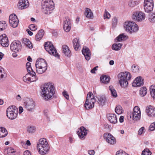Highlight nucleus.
Segmentation results:
<instances>
[{
  "label": "nucleus",
  "mask_w": 155,
  "mask_h": 155,
  "mask_svg": "<svg viewBox=\"0 0 155 155\" xmlns=\"http://www.w3.org/2000/svg\"><path fill=\"white\" fill-rule=\"evenodd\" d=\"M134 22L132 21H126L124 23L123 27L126 31L129 33Z\"/></svg>",
  "instance_id": "nucleus-24"
},
{
  "label": "nucleus",
  "mask_w": 155,
  "mask_h": 155,
  "mask_svg": "<svg viewBox=\"0 0 155 155\" xmlns=\"http://www.w3.org/2000/svg\"><path fill=\"white\" fill-rule=\"evenodd\" d=\"M8 134L7 130L4 127H0V137H4L6 136Z\"/></svg>",
  "instance_id": "nucleus-31"
},
{
  "label": "nucleus",
  "mask_w": 155,
  "mask_h": 155,
  "mask_svg": "<svg viewBox=\"0 0 155 155\" xmlns=\"http://www.w3.org/2000/svg\"><path fill=\"white\" fill-rule=\"evenodd\" d=\"M44 34V31L43 29L40 30L35 36V39L37 41H39L43 37Z\"/></svg>",
  "instance_id": "nucleus-30"
},
{
  "label": "nucleus",
  "mask_w": 155,
  "mask_h": 155,
  "mask_svg": "<svg viewBox=\"0 0 155 155\" xmlns=\"http://www.w3.org/2000/svg\"><path fill=\"white\" fill-rule=\"evenodd\" d=\"M37 72L38 74H41L45 72L47 68L46 62L43 59H38L35 64Z\"/></svg>",
  "instance_id": "nucleus-4"
},
{
  "label": "nucleus",
  "mask_w": 155,
  "mask_h": 155,
  "mask_svg": "<svg viewBox=\"0 0 155 155\" xmlns=\"http://www.w3.org/2000/svg\"><path fill=\"white\" fill-rule=\"evenodd\" d=\"M143 79L141 77H138L136 78L132 83V86L134 87H140L143 85Z\"/></svg>",
  "instance_id": "nucleus-20"
},
{
  "label": "nucleus",
  "mask_w": 155,
  "mask_h": 155,
  "mask_svg": "<svg viewBox=\"0 0 155 155\" xmlns=\"http://www.w3.org/2000/svg\"><path fill=\"white\" fill-rule=\"evenodd\" d=\"M35 106V104L32 99H29L25 103V107L27 110L29 111H33Z\"/></svg>",
  "instance_id": "nucleus-14"
},
{
  "label": "nucleus",
  "mask_w": 155,
  "mask_h": 155,
  "mask_svg": "<svg viewBox=\"0 0 155 155\" xmlns=\"http://www.w3.org/2000/svg\"><path fill=\"white\" fill-rule=\"evenodd\" d=\"M44 47L46 51L48 52L51 55H53L57 57L58 58H59V55L57 52L56 49L51 42H46L44 45Z\"/></svg>",
  "instance_id": "nucleus-7"
},
{
  "label": "nucleus",
  "mask_w": 155,
  "mask_h": 155,
  "mask_svg": "<svg viewBox=\"0 0 155 155\" xmlns=\"http://www.w3.org/2000/svg\"><path fill=\"white\" fill-rule=\"evenodd\" d=\"M49 5H47L46 6V7L45 9H44L43 6H42V11L45 14H50L51 13V11L53 9H49Z\"/></svg>",
  "instance_id": "nucleus-40"
},
{
  "label": "nucleus",
  "mask_w": 155,
  "mask_h": 155,
  "mask_svg": "<svg viewBox=\"0 0 155 155\" xmlns=\"http://www.w3.org/2000/svg\"><path fill=\"white\" fill-rule=\"evenodd\" d=\"M133 19L137 21H141L145 18V14L141 12H134L132 16Z\"/></svg>",
  "instance_id": "nucleus-9"
},
{
  "label": "nucleus",
  "mask_w": 155,
  "mask_h": 155,
  "mask_svg": "<svg viewBox=\"0 0 155 155\" xmlns=\"http://www.w3.org/2000/svg\"><path fill=\"white\" fill-rule=\"evenodd\" d=\"M4 78V75L2 72V70L0 69V79Z\"/></svg>",
  "instance_id": "nucleus-61"
},
{
  "label": "nucleus",
  "mask_w": 155,
  "mask_h": 155,
  "mask_svg": "<svg viewBox=\"0 0 155 155\" xmlns=\"http://www.w3.org/2000/svg\"><path fill=\"white\" fill-rule=\"evenodd\" d=\"M29 74H27L23 77V81L28 83L31 82V78L29 77Z\"/></svg>",
  "instance_id": "nucleus-41"
},
{
  "label": "nucleus",
  "mask_w": 155,
  "mask_h": 155,
  "mask_svg": "<svg viewBox=\"0 0 155 155\" xmlns=\"http://www.w3.org/2000/svg\"><path fill=\"white\" fill-rule=\"evenodd\" d=\"M98 67V66H96L94 68L92 69L91 70V72L92 73L94 74L95 73V71L97 70V68Z\"/></svg>",
  "instance_id": "nucleus-58"
},
{
  "label": "nucleus",
  "mask_w": 155,
  "mask_h": 155,
  "mask_svg": "<svg viewBox=\"0 0 155 155\" xmlns=\"http://www.w3.org/2000/svg\"><path fill=\"white\" fill-rule=\"evenodd\" d=\"M116 155H128L127 154L123 151L119 150L117 151L116 153Z\"/></svg>",
  "instance_id": "nucleus-52"
},
{
  "label": "nucleus",
  "mask_w": 155,
  "mask_h": 155,
  "mask_svg": "<svg viewBox=\"0 0 155 155\" xmlns=\"http://www.w3.org/2000/svg\"><path fill=\"white\" fill-rule=\"evenodd\" d=\"M87 131L84 127H81L78 129L77 134L80 138L84 139L85 138V136L87 135Z\"/></svg>",
  "instance_id": "nucleus-16"
},
{
  "label": "nucleus",
  "mask_w": 155,
  "mask_h": 155,
  "mask_svg": "<svg viewBox=\"0 0 155 155\" xmlns=\"http://www.w3.org/2000/svg\"><path fill=\"white\" fill-rule=\"evenodd\" d=\"M109 89L110 91L111 95L114 97H116L117 96V92L112 86H110L109 87Z\"/></svg>",
  "instance_id": "nucleus-36"
},
{
  "label": "nucleus",
  "mask_w": 155,
  "mask_h": 155,
  "mask_svg": "<svg viewBox=\"0 0 155 155\" xmlns=\"http://www.w3.org/2000/svg\"><path fill=\"white\" fill-rule=\"evenodd\" d=\"M147 92V90L146 87H141L140 90V95L142 97L145 96Z\"/></svg>",
  "instance_id": "nucleus-37"
},
{
  "label": "nucleus",
  "mask_w": 155,
  "mask_h": 155,
  "mask_svg": "<svg viewBox=\"0 0 155 155\" xmlns=\"http://www.w3.org/2000/svg\"><path fill=\"white\" fill-rule=\"evenodd\" d=\"M10 46L11 50L16 53L21 50V45L20 41H14L11 43Z\"/></svg>",
  "instance_id": "nucleus-11"
},
{
  "label": "nucleus",
  "mask_w": 155,
  "mask_h": 155,
  "mask_svg": "<svg viewBox=\"0 0 155 155\" xmlns=\"http://www.w3.org/2000/svg\"><path fill=\"white\" fill-rule=\"evenodd\" d=\"M15 152L14 149L9 147L4 150L5 153L7 155H12L13 153Z\"/></svg>",
  "instance_id": "nucleus-34"
},
{
  "label": "nucleus",
  "mask_w": 155,
  "mask_h": 155,
  "mask_svg": "<svg viewBox=\"0 0 155 155\" xmlns=\"http://www.w3.org/2000/svg\"><path fill=\"white\" fill-rule=\"evenodd\" d=\"M104 137L107 142L109 144L114 145L116 142L115 137L111 134L106 133L104 134Z\"/></svg>",
  "instance_id": "nucleus-13"
},
{
  "label": "nucleus",
  "mask_w": 155,
  "mask_h": 155,
  "mask_svg": "<svg viewBox=\"0 0 155 155\" xmlns=\"http://www.w3.org/2000/svg\"><path fill=\"white\" fill-rule=\"evenodd\" d=\"M150 90L151 95L155 101V86L151 85L150 87Z\"/></svg>",
  "instance_id": "nucleus-35"
},
{
  "label": "nucleus",
  "mask_w": 155,
  "mask_h": 155,
  "mask_svg": "<svg viewBox=\"0 0 155 155\" xmlns=\"http://www.w3.org/2000/svg\"><path fill=\"white\" fill-rule=\"evenodd\" d=\"M84 15L88 19H92L93 18V14L91 9L87 8L84 12Z\"/></svg>",
  "instance_id": "nucleus-25"
},
{
  "label": "nucleus",
  "mask_w": 155,
  "mask_h": 155,
  "mask_svg": "<svg viewBox=\"0 0 155 155\" xmlns=\"http://www.w3.org/2000/svg\"><path fill=\"white\" fill-rule=\"evenodd\" d=\"M144 128L143 127L140 128L138 131V134L141 135L144 133Z\"/></svg>",
  "instance_id": "nucleus-54"
},
{
  "label": "nucleus",
  "mask_w": 155,
  "mask_h": 155,
  "mask_svg": "<svg viewBox=\"0 0 155 155\" xmlns=\"http://www.w3.org/2000/svg\"><path fill=\"white\" fill-rule=\"evenodd\" d=\"M152 153L147 148L145 149L142 151V155H151Z\"/></svg>",
  "instance_id": "nucleus-44"
},
{
  "label": "nucleus",
  "mask_w": 155,
  "mask_h": 155,
  "mask_svg": "<svg viewBox=\"0 0 155 155\" xmlns=\"http://www.w3.org/2000/svg\"><path fill=\"white\" fill-rule=\"evenodd\" d=\"M0 43L4 47H7L8 46V40L5 34L0 36Z\"/></svg>",
  "instance_id": "nucleus-18"
},
{
  "label": "nucleus",
  "mask_w": 155,
  "mask_h": 155,
  "mask_svg": "<svg viewBox=\"0 0 155 155\" xmlns=\"http://www.w3.org/2000/svg\"><path fill=\"white\" fill-rule=\"evenodd\" d=\"M29 29L32 31H35L37 30V27L34 24H31L29 25Z\"/></svg>",
  "instance_id": "nucleus-49"
},
{
  "label": "nucleus",
  "mask_w": 155,
  "mask_h": 155,
  "mask_svg": "<svg viewBox=\"0 0 155 155\" xmlns=\"http://www.w3.org/2000/svg\"><path fill=\"white\" fill-rule=\"evenodd\" d=\"M122 45L120 43L114 44L112 45V49L115 51H118L120 49Z\"/></svg>",
  "instance_id": "nucleus-39"
},
{
  "label": "nucleus",
  "mask_w": 155,
  "mask_h": 155,
  "mask_svg": "<svg viewBox=\"0 0 155 155\" xmlns=\"http://www.w3.org/2000/svg\"><path fill=\"white\" fill-rule=\"evenodd\" d=\"M63 94L64 96L66 98V99H69V95L66 91H64L63 92Z\"/></svg>",
  "instance_id": "nucleus-55"
},
{
  "label": "nucleus",
  "mask_w": 155,
  "mask_h": 155,
  "mask_svg": "<svg viewBox=\"0 0 155 155\" xmlns=\"http://www.w3.org/2000/svg\"><path fill=\"white\" fill-rule=\"evenodd\" d=\"M112 24L113 26L114 27H115L116 26V25L117 24V19L116 18H114L112 20Z\"/></svg>",
  "instance_id": "nucleus-53"
},
{
  "label": "nucleus",
  "mask_w": 155,
  "mask_h": 155,
  "mask_svg": "<svg viewBox=\"0 0 155 155\" xmlns=\"http://www.w3.org/2000/svg\"><path fill=\"white\" fill-rule=\"evenodd\" d=\"M16 99L18 101H20L21 100V98L20 95L18 94L16 97Z\"/></svg>",
  "instance_id": "nucleus-60"
},
{
  "label": "nucleus",
  "mask_w": 155,
  "mask_h": 155,
  "mask_svg": "<svg viewBox=\"0 0 155 155\" xmlns=\"http://www.w3.org/2000/svg\"><path fill=\"white\" fill-rule=\"evenodd\" d=\"M100 81L104 83H108L110 81V78L109 76L104 75L100 77Z\"/></svg>",
  "instance_id": "nucleus-33"
},
{
  "label": "nucleus",
  "mask_w": 155,
  "mask_h": 155,
  "mask_svg": "<svg viewBox=\"0 0 155 155\" xmlns=\"http://www.w3.org/2000/svg\"><path fill=\"white\" fill-rule=\"evenodd\" d=\"M141 111L140 108L137 106H135L133 109L130 117L134 121L140 120L141 118Z\"/></svg>",
  "instance_id": "nucleus-8"
},
{
  "label": "nucleus",
  "mask_w": 155,
  "mask_h": 155,
  "mask_svg": "<svg viewBox=\"0 0 155 155\" xmlns=\"http://www.w3.org/2000/svg\"><path fill=\"white\" fill-rule=\"evenodd\" d=\"M73 46L74 49L78 51L80 49V44L79 39L76 38L74 39L72 41Z\"/></svg>",
  "instance_id": "nucleus-26"
},
{
  "label": "nucleus",
  "mask_w": 155,
  "mask_h": 155,
  "mask_svg": "<svg viewBox=\"0 0 155 155\" xmlns=\"http://www.w3.org/2000/svg\"><path fill=\"white\" fill-rule=\"evenodd\" d=\"M19 114H21L23 112V109L22 107H19Z\"/></svg>",
  "instance_id": "nucleus-63"
},
{
  "label": "nucleus",
  "mask_w": 155,
  "mask_h": 155,
  "mask_svg": "<svg viewBox=\"0 0 155 155\" xmlns=\"http://www.w3.org/2000/svg\"><path fill=\"white\" fill-rule=\"evenodd\" d=\"M36 130V128L34 126H30L27 128V131L30 133H34Z\"/></svg>",
  "instance_id": "nucleus-43"
},
{
  "label": "nucleus",
  "mask_w": 155,
  "mask_h": 155,
  "mask_svg": "<svg viewBox=\"0 0 155 155\" xmlns=\"http://www.w3.org/2000/svg\"><path fill=\"white\" fill-rule=\"evenodd\" d=\"M115 112L118 114H120L123 112V110L121 106L120 105L117 106L115 109Z\"/></svg>",
  "instance_id": "nucleus-38"
},
{
  "label": "nucleus",
  "mask_w": 155,
  "mask_h": 155,
  "mask_svg": "<svg viewBox=\"0 0 155 155\" xmlns=\"http://www.w3.org/2000/svg\"><path fill=\"white\" fill-rule=\"evenodd\" d=\"M124 117L123 116H121L119 118V121L120 123H122L124 121Z\"/></svg>",
  "instance_id": "nucleus-62"
},
{
  "label": "nucleus",
  "mask_w": 155,
  "mask_h": 155,
  "mask_svg": "<svg viewBox=\"0 0 155 155\" xmlns=\"http://www.w3.org/2000/svg\"><path fill=\"white\" fill-rule=\"evenodd\" d=\"M146 111L148 116L151 117L155 116V108L152 106H147L146 108Z\"/></svg>",
  "instance_id": "nucleus-22"
},
{
  "label": "nucleus",
  "mask_w": 155,
  "mask_h": 155,
  "mask_svg": "<svg viewBox=\"0 0 155 155\" xmlns=\"http://www.w3.org/2000/svg\"><path fill=\"white\" fill-rule=\"evenodd\" d=\"M7 26V25L5 21L0 22V31L4 30L6 27Z\"/></svg>",
  "instance_id": "nucleus-42"
},
{
  "label": "nucleus",
  "mask_w": 155,
  "mask_h": 155,
  "mask_svg": "<svg viewBox=\"0 0 155 155\" xmlns=\"http://www.w3.org/2000/svg\"><path fill=\"white\" fill-rule=\"evenodd\" d=\"M137 5L136 2L133 0H130L129 3V5L131 7H134Z\"/></svg>",
  "instance_id": "nucleus-50"
},
{
  "label": "nucleus",
  "mask_w": 155,
  "mask_h": 155,
  "mask_svg": "<svg viewBox=\"0 0 155 155\" xmlns=\"http://www.w3.org/2000/svg\"><path fill=\"white\" fill-rule=\"evenodd\" d=\"M131 27L129 32V33L130 34L136 33L139 30V27L138 25L134 22Z\"/></svg>",
  "instance_id": "nucleus-27"
},
{
  "label": "nucleus",
  "mask_w": 155,
  "mask_h": 155,
  "mask_svg": "<svg viewBox=\"0 0 155 155\" xmlns=\"http://www.w3.org/2000/svg\"><path fill=\"white\" fill-rule=\"evenodd\" d=\"M6 115L9 119L13 120L16 119L18 114V109L14 106L9 107L7 109Z\"/></svg>",
  "instance_id": "nucleus-6"
},
{
  "label": "nucleus",
  "mask_w": 155,
  "mask_h": 155,
  "mask_svg": "<svg viewBox=\"0 0 155 155\" xmlns=\"http://www.w3.org/2000/svg\"><path fill=\"white\" fill-rule=\"evenodd\" d=\"M24 155H31L30 152L29 150H26L24 152Z\"/></svg>",
  "instance_id": "nucleus-59"
},
{
  "label": "nucleus",
  "mask_w": 155,
  "mask_h": 155,
  "mask_svg": "<svg viewBox=\"0 0 155 155\" xmlns=\"http://www.w3.org/2000/svg\"><path fill=\"white\" fill-rule=\"evenodd\" d=\"M30 75H32V78H31V82L36 81L38 79L35 75L36 73L35 72H33V73L30 74Z\"/></svg>",
  "instance_id": "nucleus-45"
},
{
  "label": "nucleus",
  "mask_w": 155,
  "mask_h": 155,
  "mask_svg": "<svg viewBox=\"0 0 155 155\" xmlns=\"http://www.w3.org/2000/svg\"><path fill=\"white\" fill-rule=\"evenodd\" d=\"M29 2L27 0H20L18 4V8L21 10L28 7Z\"/></svg>",
  "instance_id": "nucleus-19"
},
{
  "label": "nucleus",
  "mask_w": 155,
  "mask_h": 155,
  "mask_svg": "<svg viewBox=\"0 0 155 155\" xmlns=\"http://www.w3.org/2000/svg\"><path fill=\"white\" fill-rule=\"evenodd\" d=\"M9 21L11 26L13 28L17 27L19 23V20L17 16L14 14L10 15Z\"/></svg>",
  "instance_id": "nucleus-12"
},
{
  "label": "nucleus",
  "mask_w": 155,
  "mask_h": 155,
  "mask_svg": "<svg viewBox=\"0 0 155 155\" xmlns=\"http://www.w3.org/2000/svg\"><path fill=\"white\" fill-rule=\"evenodd\" d=\"M118 76L120 78L119 82L120 86L125 88L128 85V80L131 78V75L130 73L128 72H121L119 74Z\"/></svg>",
  "instance_id": "nucleus-3"
},
{
  "label": "nucleus",
  "mask_w": 155,
  "mask_h": 155,
  "mask_svg": "<svg viewBox=\"0 0 155 155\" xmlns=\"http://www.w3.org/2000/svg\"><path fill=\"white\" fill-rule=\"evenodd\" d=\"M37 147L38 152L41 155H45L49 152L50 147L47 140L45 138L39 139Z\"/></svg>",
  "instance_id": "nucleus-2"
},
{
  "label": "nucleus",
  "mask_w": 155,
  "mask_h": 155,
  "mask_svg": "<svg viewBox=\"0 0 155 155\" xmlns=\"http://www.w3.org/2000/svg\"><path fill=\"white\" fill-rule=\"evenodd\" d=\"M22 43L25 44L28 47L30 48H32V45L31 42L29 39L24 38L23 39Z\"/></svg>",
  "instance_id": "nucleus-32"
},
{
  "label": "nucleus",
  "mask_w": 155,
  "mask_h": 155,
  "mask_svg": "<svg viewBox=\"0 0 155 155\" xmlns=\"http://www.w3.org/2000/svg\"><path fill=\"white\" fill-rule=\"evenodd\" d=\"M54 2H43L42 3V6H43L44 8L45 9L46 8V7L47 5H49V9H53L54 8Z\"/></svg>",
  "instance_id": "nucleus-29"
},
{
  "label": "nucleus",
  "mask_w": 155,
  "mask_h": 155,
  "mask_svg": "<svg viewBox=\"0 0 155 155\" xmlns=\"http://www.w3.org/2000/svg\"><path fill=\"white\" fill-rule=\"evenodd\" d=\"M107 118L110 122L112 124H115L117 123V118L116 115L114 114H107Z\"/></svg>",
  "instance_id": "nucleus-21"
},
{
  "label": "nucleus",
  "mask_w": 155,
  "mask_h": 155,
  "mask_svg": "<svg viewBox=\"0 0 155 155\" xmlns=\"http://www.w3.org/2000/svg\"><path fill=\"white\" fill-rule=\"evenodd\" d=\"M71 27V20L68 18H65L64 21L63 28L66 32H68Z\"/></svg>",
  "instance_id": "nucleus-15"
},
{
  "label": "nucleus",
  "mask_w": 155,
  "mask_h": 155,
  "mask_svg": "<svg viewBox=\"0 0 155 155\" xmlns=\"http://www.w3.org/2000/svg\"><path fill=\"white\" fill-rule=\"evenodd\" d=\"M110 17V13L107 11L106 10H105L104 15V19L106 18L109 19Z\"/></svg>",
  "instance_id": "nucleus-47"
},
{
  "label": "nucleus",
  "mask_w": 155,
  "mask_h": 155,
  "mask_svg": "<svg viewBox=\"0 0 155 155\" xmlns=\"http://www.w3.org/2000/svg\"><path fill=\"white\" fill-rule=\"evenodd\" d=\"M88 154L90 155H94L95 153L94 150H89L88 151Z\"/></svg>",
  "instance_id": "nucleus-57"
},
{
  "label": "nucleus",
  "mask_w": 155,
  "mask_h": 155,
  "mask_svg": "<svg viewBox=\"0 0 155 155\" xmlns=\"http://www.w3.org/2000/svg\"><path fill=\"white\" fill-rule=\"evenodd\" d=\"M96 99L91 92H89L87 95L84 106L87 110L92 108L94 107Z\"/></svg>",
  "instance_id": "nucleus-5"
},
{
  "label": "nucleus",
  "mask_w": 155,
  "mask_h": 155,
  "mask_svg": "<svg viewBox=\"0 0 155 155\" xmlns=\"http://www.w3.org/2000/svg\"><path fill=\"white\" fill-rule=\"evenodd\" d=\"M27 71L28 72V73L30 74L31 70H32L31 68V67H27Z\"/></svg>",
  "instance_id": "nucleus-64"
},
{
  "label": "nucleus",
  "mask_w": 155,
  "mask_h": 155,
  "mask_svg": "<svg viewBox=\"0 0 155 155\" xmlns=\"http://www.w3.org/2000/svg\"><path fill=\"white\" fill-rule=\"evenodd\" d=\"M126 37V35L124 34L120 35L117 38V41H120L122 40H123Z\"/></svg>",
  "instance_id": "nucleus-46"
},
{
  "label": "nucleus",
  "mask_w": 155,
  "mask_h": 155,
  "mask_svg": "<svg viewBox=\"0 0 155 155\" xmlns=\"http://www.w3.org/2000/svg\"><path fill=\"white\" fill-rule=\"evenodd\" d=\"M153 7V0H145L144 2V8L147 12H150L152 11Z\"/></svg>",
  "instance_id": "nucleus-10"
},
{
  "label": "nucleus",
  "mask_w": 155,
  "mask_h": 155,
  "mask_svg": "<svg viewBox=\"0 0 155 155\" xmlns=\"http://www.w3.org/2000/svg\"><path fill=\"white\" fill-rule=\"evenodd\" d=\"M151 20L153 22H155V12L153 13L152 15Z\"/></svg>",
  "instance_id": "nucleus-56"
},
{
  "label": "nucleus",
  "mask_w": 155,
  "mask_h": 155,
  "mask_svg": "<svg viewBox=\"0 0 155 155\" xmlns=\"http://www.w3.org/2000/svg\"><path fill=\"white\" fill-rule=\"evenodd\" d=\"M42 96L46 101L52 98L55 93V88L52 83H47L42 85L41 87Z\"/></svg>",
  "instance_id": "nucleus-1"
},
{
  "label": "nucleus",
  "mask_w": 155,
  "mask_h": 155,
  "mask_svg": "<svg viewBox=\"0 0 155 155\" xmlns=\"http://www.w3.org/2000/svg\"><path fill=\"white\" fill-rule=\"evenodd\" d=\"M155 130V121L151 124L150 126L149 130V131H152Z\"/></svg>",
  "instance_id": "nucleus-48"
},
{
  "label": "nucleus",
  "mask_w": 155,
  "mask_h": 155,
  "mask_svg": "<svg viewBox=\"0 0 155 155\" xmlns=\"http://www.w3.org/2000/svg\"><path fill=\"white\" fill-rule=\"evenodd\" d=\"M98 102L101 105L103 106L107 101V99L104 96H101L97 97Z\"/></svg>",
  "instance_id": "nucleus-28"
},
{
  "label": "nucleus",
  "mask_w": 155,
  "mask_h": 155,
  "mask_svg": "<svg viewBox=\"0 0 155 155\" xmlns=\"http://www.w3.org/2000/svg\"><path fill=\"white\" fill-rule=\"evenodd\" d=\"M132 71L134 72H138L139 71V68L137 66L133 65L132 67Z\"/></svg>",
  "instance_id": "nucleus-51"
},
{
  "label": "nucleus",
  "mask_w": 155,
  "mask_h": 155,
  "mask_svg": "<svg viewBox=\"0 0 155 155\" xmlns=\"http://www.w3.org/2000/svg\"><path fill=\"white\" fill-rule=\"evenodd\" d=\"M82 52L85 59L87 61L89 60L91 58V54L90 51L88 48L86 47H84L82 50Z\"/></svg>",
  "instance_id": "nucleus-17"
},
{
  "label": "nucleus",
  "mask_w": 155,
  "mask_h": 155,
  "mask_svg": "<svg viewBox=\"0 0 155 155\" xmlns=\"http://www.w3.org/2000/svg\"><path fill=\"white\" fill-rule=\"evenodd\" d=\"M62 52L66 56L70 57L71 55V51L68 47L66 45H63L62 47Z\"/></svg>",
  "instance_id": "nucleus-23"
}]
</instances>
